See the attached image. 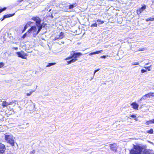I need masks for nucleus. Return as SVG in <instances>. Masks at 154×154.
I'll return each mask as SVG.
<instances>
[{
    "mask_svg": "<svg viewBox=\"0 0 154 154\" xmlns=\"http://www.w3.org/2000/svg\"><path fill=\"white\" fill-rule=\"evenodd\" d=\"M149 64V63H146L145 64V65H147Z\"/></svg>",
    "mask_w": 154,
    "mask_h": 154,
    "instance_id": "obj_45",
    "label": "nucleus"
},
{
    "mask_svg": "<svg viewBox=\"0 0 154 154\" xmlns=\"http://www.w3.org/2000/svg\"><path fill=\"white\" fill-rule=\"evenodd\" d=\"M6 9V8L4 7L3 8H0V13H1L2 11H5Z\"/></svg>",
    "mask_w": 154,
    "mask_h": 154,
    "instance_id": "obj_20",
    "label": "nucleus"
},
{
    "mask_svg": "<svg viewBox=\"0 0 154 154\" xmlns=\"http://www.w3.org/2000/svg\"><path fill=\"white\" fill-rule=\"evenodd\" d=\"M4 65V64L2 62V63H0V68H2V67Z\"/></svg>",
    "mask_w": 154,
    "mask_h": 154,
    "instance_id": "obj_30",
    "label": "nucleus"
},
{
    "mask_svg": "<svg viewBox=\"0 0 154 154\" xmlns=\"http://www.w3.org/2000/svg\"><path fill=\"white\" fill-rule=\"evenodd\" d=\"M56 64L55 63H48V65L46 66V67H50V66L54 65Z\"/></svg>",
    "mask_w": 154,
    "mask_h": 154,
    "instance_id": "obj_15",
    "label": "nucleus"
},
{
    "mask_svg": "<svg viewBox=\"0 0 154 154\" xmlns=\"http://www.w3.org/2000/svg\"><path fill=\"white\" fill-rule=\"evenodd\" d=\"M152 123L153 124H154V119L152 120Z\"/></svg>",
    "mask_w": 154,
    "mask_h": 154,
    "instance_id": "obj_42",
    "label": "nucleus"
},
{
    "mask_svg": "<svg viewBox=\"0 0 154 154\" xmlns=\"http://www.w3.org/2000/svg\"><path fill=\"white\" fill-rule=\"evenodd\" d=\"M51 11V9H50V10L49 11Z\"/></svg>",
    "mask_w": 154,
    "mask_h": 154,
    "instance_id": "obj_46",
    "label": "nucleus"
},
{
    "mask_svg": "<svg viewBox=\"0 0 154 154\" xmlns=\"http://www.w3.org/2000/svg\"><path fill=\"white\" fill-rule=\"evenodd\" d=\"M74 7V6L73 5H70L69 6V9H71L73 8Z\"/></svg>",
    "mask_w": 154,
    "mask_h": 154,
    "instance_id": "obj_24",
    "label": "nucleus"
},
{
    "mask_svg": "<svg viewBox=\"0 0 154 154\" xmlns=\"http://www.w3.org/2000/svg\"><path fill=\"white\" fill-rule=\"evenodd\" d=\"M100 69H96L94 70V75L95 73L97 72V71H99L100 70Z\"/></svg>",
    "mask_w": 154,
    "mask_h": 154,
    "instance_id": "obj_31",
    "label": "nucleus"
},
{
    "mask_svg": "<svg viewBox=\"0 0 154 154\" xmlns=\"http://www.w3.org/2000/svg\"><path fill=\"white\" fill-rule=\"evenodd\" d=\"M97 22H99L100 23H99V24H101L103 23H104V21H103L101 20L100 19H98L97 20Z\"/></svg>",
    "mask_w": 154,
    "mask_h": 154,
    "instance_id": "obj_18",
    "label": "nucleus"
},
{
    "mask_svg": "<svg viewBox=\"0 0 154 154\" xmlns=\"http://www.w3.org/2000/svg\"><path fill=\"white\" fill-rule=\"evenodd\" d=\"M146 69H142L141 70V72L142 73H143L144 72H146Z\"/></svg>",
    "mask_w": 154,
    "mask_h": 154,
    "instance_id": "obj_27",
    "label": "nucleus"
},
{
    "mask_svg": "<svg viewBox=\"0 0 154 154\" xmlns=\"http://www.w3.org/2000/svg\"><path fill=\"white\" fill-rule=\"evenodd\" d=\"M45 26V24L44 26V27Z\"/></svg>",
    "mask_w": 154,
    "mask_h": 154,
    "instance_id": "obj_49",
    "label": "nucleus"
},
{
    "mask_svg": "<svg viewBox=\"0 0 154 154\" xmlns=\"http://www.w3.org/2000/svg\"><path fill=\"white\" fill-rule=\"evenodd\" d=\"M57 37L58 38V39H62L63 37V33L61 32L60 33V35H57Z\"/></svg>",
    "mask_w": 154,
    "mask_h": 154,
    "instance_id": "obj_13",
    "label": "nucleus"
},
{
    "mask_svg": "<svg viewBox=\"0 0 154 154\" xmlns=\"http://www.w3.org/2000/svg\"><path fill=\"white\" fill-rule=\"evenodd\" d=\"M31 152H32V153H35V151L34 150H33Z\"/></svg>",
    "mask_w": 154,
    "mask_h": 154,
    "instance_id": "obj_43",
    "label": "nucleus"
},
{
    "mask_svg": "<svg viewBox=\"0 0 154 154\" xmlns=\"http://www.w3.org/2000/svg\"><path fill=\"white\" fill-rule=\"evenodd\" d=\"M5 146L3 144L0 143V154H5Z\"/></svg>",
    "mask_w": 154,
    "mask_h": 154,
    "instance_id": "obj_6",
    "label": "nucleus"
},
{
    "mask_svg": "<svg viewBox=\"0 0 154 154\" xmlns=\"http://www.w3.org/2000/svg\"><path fill=\"white\" fill-rule=\"evenodd\" d=\"M146 132L148 134H153V130L152 128H151L149 130H148Z\"/></svg>",
    "mask_w": 154,
    "mask_h": 154,
    "instance_id": "obj_14",
    "label": "nucleus"
},
{
    "mask_svg": "<svg viewBox=\"0 0 154 154\" xmlns=\"http://www.w3.org/2000/svg\"><path fill=\"white\" fill-rule=\"evenodd\" d=\"M82 55V54L80 52H78V57Z\"/></svg>",
    "mask_w": 154,
    "mask_h": 154,
    "instance_id": "obj_37",
    "label": "nucleus"
},
{
    "mask_svg": "<svg viewBox=\"0 0 154 154\" xmlns=\"http://www.w3.org/2000/svg\"><path fill=\"white\" fill-rule=\"evenodd\" d=\"M142 9L141 8H139L137 10V13L138 14H140L143 11Z\"/></svg>",
    "mask_w": 154,
    "mask_h": 154,
    "instance_id": "obj_17",
    "label": "nucleus"
},
{
    "mask_svg": "<svg viewBox=\"0 0 154 154\" xmlns=\"http://www.w3.org/2000/svg\"><path fill=\"white\" fill-rule=\"evenodd\" d=\"M35 91V90H31L30 92H29V93H28L26 94V95L27 96H30L31 94L33 92H34V91Z\"/></svg>",
    "mask_w": 154,
    "mask_h": 154,
    "instance_id": "obj_19",
    "label": "nucleus"
},
{
    "mask_svg": "<svg viewBox=\"0 0 154 154\" xmlns=\"http://www.w3.org/2000/svg\"><path fill=\"white\" fill-rule=\"evenodd\" d=\"M77 52L76 51H72L71 52L70 57L66 58L64 60H69L67 61L68 64L75 62L77 60Z\"/></svg>",
    "mask_w": 154,
    "mask_h": 154,
    "instance_id": "obj_2",
    "label": "nucleus"
},
{
    "mask_svg": "<svg viewBox=\"0 0 154 154\" xmlns=\"http://www.w3.org/2000/svg\"><path fill=\"white\" fill-rule=\"evenodd\" d=\"M14 14H8L5 15L3 17V18L2 19V21L4 19H5V18H6L9 17H12L13 16H14Z\"/></svg>",
    "mask_w": 154,
    "mask_h": 154,
    "instance_id": "obj_12",
    "label": "nucleus"
},
{
    "mask_svg": "<svg viewBox=\"0 0 154 154\" xmlns=\"http://www.w3.org/2000/svg\"><path fill=\"white\" fill-rule=\"evenodd\" d=\"M106 57V55H103L100 57V58H105Z\"/></svg>",
    "mask_w": 154,
    "mask_h": 154,
    "instance_id": "obj_35",
    "label": "nucleus"
},
{
    "mask_svg": "<svg viewBox=\"0 0 154 154\" xmlns=\"http://www.w3.org/2000/svg\"><path fill=\"white\" fill-rule=\"evenodd\" d=\"M11 102L9 103L8 102H6V101H3L2 103V106L3 107H4L7 106L8 105L11 104Z\"/></svg>",
    "mask_w": 154,
    "mask_h": 154,
    "instance_id": "obj_10",
    "label": "nucleus"
},
{
    "mask_svg": "<svg viewBox=\"0 0 154 154\" xmlns=\"http://www.w3.org/2000/svg\"><path fill=\"white\" fill-rule=\"evenodd\" d=\"M14 48L15 49V50H17L18 49V48H17V47H16V48Z\"/></svg>",
    "mask_w": 154,
    "mask_h": 154,
    "instance_id": "obj_44",
    "label": "nucleus"
},
{
    "mask_svg": "<svg viewBox=\"0 0 154 154\" xmlns=\"http://www.w3.org/2000/svg\"><path fill=\"white\" fill-rule=\"evenodd\" d=\"M5 138L7 142L12 146H14V138L12 135H6Z\"/></svg>",
    "mask_w": 154,
    "mask_h": 154,
    "instance_id": "obj_4",
    "label": "nucleus"
},
{
    "mask_svg": "<svg viewBox=\"0 0 154 154\" xmlns=\"http://www.w3.org/2000/svg\"><path fill=\"white\" fill-rule=\"evenodd\" d=\"M150 97L149 93L145 94L141 98V100H145L147 98H149Z\"/></svg>",
    "mask_w": 154,
    "mask_h": 154,
    "instance_id": "obj_11",
    "label": "nucleus"
},
{
    "mask_svg": "<svg viewBox=\"0 0 154 154\" xmlns=\"http://www.w3.org/2000/svg\"><path fill=\"white\" fill-rule=\"evenodd\" d=\"M131 105L134 109L136 110L138 109L139 105L136 102H133L131 104Z\"/></svg>",
    "mask_w": 154,
    "mask_h": 154,
    "instance_id": "obj_7",
    "label": "nucleus"
},
{
    "mask_svg": "<svg viewBox=\"0 0 154 154\" xmlns=\"http://www.w3.org/2000/svg\"><path fill=\"white\" fill-rule=\"evenodd\" d=\"M133 147L129 150L130 154H154L152 150L145 149L139 144L133 145Z\"/></svg>",
    "mask_w": 154,
    "mask_h": 154,
    "instance_id": "obj_1",
    "label": "nucleus"
},
{
    "mask_svg": "<svg viewBox=\"0 0 154 154\" xmlns=\"http://www.w3.org/2000/svg\"><path fill=\"white\" fill-rule=\"evenodd\" d=\"M145 20L147 22L149 21H150V19L149 18H147Z\"/></svg>",
    "mask_w": 154,
    "mask_h": 154,
    "instance_id": "obj_38",
    "label": "nucleus"
},
{
    "mask_svg": "<svg viewBox=\"0 0 154 154\" xmlns=\"http://www.w3.org/2000/svg\"><path fill=\"white\" fill-rule=\"evenodd\" d=\"M94 54H96L95 52L91 53L89 55H94Z\"/></svg>",
    "mask_w": 154,
    "mask_h": 154,
    "instance_id": "obj_33",
    "label": "nucleus"
},
{
    "mask_svg": "<svg viewBox=\"0 0 154 154\" xmlns=\"http://www.w3.org/2000/svg\"><path fill=\"white\" fill-rule=\"evenodd\" d=\"M29 22H28V23L29 24Z\"/></svg>",
    "mask_w": 154,
    "mask_h": 154,
    "instance_id": "obj_47",
    "label": "nucleus"
},
{
    "mask_svg": "<svg viewBox=\"0 0 154 154\" xmlns=\"http://www.w3.org/2000/svg\"><path fill=\"white\" fill-rule=\"evenodd\" d=\"M110 149L115 152L117 151L118 146L116 143H113L109 145Z\"/></svg>",
    "mask_w": 154,
    "mask_h": 154,
    "instance_id": "obj_5",
    "label": "nucleus"
},
{
    "mask_svg": "<svg viewBox=\"0 0 154 154\" xmlns=\"http://www.w3.org/2000/svg\"><path fill=\"white\" fill-rule=\"evenodd\" d=\"M23 0H18L17 1V2H18L19 3H20L23 1Z\"/></svg>",
    "mask_w": 154,
    "mask_h": 154,
    "instance_id": "obj_39",
    "label": "nucleus"
},
{
    "mask_svg": "<svg viewBox=\"0 0 154 154\" xmlns=\"http://www.w3.org/2000/svg\"><path fill=\"white\" fill-rule=\"evenodd\" d=\"M26 34H24L23 35V38H25V37H26Z\"/></svg>",
    "mask_w": 154,
    "mask_h": 154,
    "instance_id": "obj_41",
    "label": "nucleus"
},
{
    "mask_svg": "<svg viewBox=\"0 0 154 154\" xmlns=\"http://www.w3.org/2000/svg\"><path fill=\"white\" fill-rule=\"evenodd\" d=\"M103 51L102 50L97 51H95L96 54H99V53H100L101 52Z\"/></svg>",
    "mask_w": 154,
    "mask_h": 154,
    "instance_id": "obj_23",
    "label": "nucleus"
},
{
    "mask_svg": "<svg viewBox=\"0 0 154 154\" xmlns=\"http://www.w3.org/2000/svg\"><path fill=\"white\" fill-rule=\"evenodd\" d=\"M149 93L150 97H151V96H152V97L154 96V92H150Z\"/></svg>",
    "mask_w": 154,
    "mask_h": 154,
    "instance_id": "obj_29",
    "label": "nucleus"
},
{
    "mask_svg": "<svg viewBox=\"0 0 154 154\" xmlns=\"http://www.w3.org/2000/svg\"><path fill=\"white\" fill-rule=\"evenodd\" d=\"M130 117L132 118H135L136 116L134 115H131L130 116Z\"/></svg>",
    "mask_w": 154,
    "mask_h": 154,
    "instance_id": "obj_36",
    "label": "nucleus"
},
{
    "mask_svg": "<svg viewBox=\"0 0 154 154\" xmlns=\"http://www.w3.org/2000/svg\"><path fill=\"white\" fill-rule=\"evenodd\" d=\"M16 54L18 56V57H21L23 59L26 58V57H25V56L24 55V53L23 52H18L16 53Z\"/></svg>",
    "mask_w": 154,
    "mask_h": 154,
    "instance_id": "obj_8",
    "label": "nucleus"
},
{
    "mask_svg": "<svg viewBox=\"0 0 154 154\" xmlns=\"http://www.w3.org/2000/svg\"><path fill=\"white\" fill-rule=\"evenodd\" d=\"M36 30V27L35 26H32L28 31L29 32H30L32 31L33 32H35Z\"/></svg>",
    "mask_w": 154,
    "mask_h": 154,
    "instance_id": "obj_9",
    "label": "nucleus"
},
{
    "mask_svg": "<svg viewBox=\"0 0 154 154\" xmlns=\"http://www.w3.org/2000/svg\"><path fill=\"white\" fill-rule=\"evenodd\" d=\"M149 19L150 21H153L154 20V17L153 18H150Z\"/></svg>",
    "mask_w": 154,
    "mask_h": 154,
    "instance_id": "obj_34",
    "label": "nucleus"
},
{
    "mask_svg": "<svg viewBox=\"0 0 154 154\" xmlns=\"http://www.w3.org/2000/svg\"><path fill=\"white\" fill-rule=\"evenodd\" d=\"M58 39V38H57V37H56L55 38H54V40H56Z\"/></svg>",
    "mask_w": 154,
    "mask_h": 154,
    "instance_id": "obj_40",
    "label": "nucleus"
},
{
    "mask_svg": "<svg viewBox=\"0 0 154 154\" xmlns=\"http://www.w3.org/2000/svg\"><path fill=\"white\" fill-rule=\"evenodd\" d=\"M32 19L36 22V25L38 27V30L35 34L37 35L40 31L42 28V25L40 24L41 19L38 17H34L32 18Z\"/></svg>",
    "mask_w": 154,
    "mask_h": 154,
    "instance_id": "obj_3",
    "label": "nucleus"
},
{
    "mask_svg": "<svg viewBox=\"0 0 154 154\" xmlns=\"http://www.w3.org/2000/svg\"><path fill=\"white\" fill-rule=\"evenodd\" d=\"M97 24L96 23H94L92 24L91 25V27H97Z\"/></svg>",
    "mask_w": 154,
    "mask_h": 154,
    "instance_id": "obj_21",
    "label": "nucleus"
},
{
    "mask_svg": "<svg viewBox=\"0 0 154 154\" xmlns=\"http://www.w3.org/2000/svg\"><path fill=\"white\" fill-rule=\"evenodd\" d=\"M139 64V63L138 62H137L133 63L132 64V65H138Z\"/></svg>",
    "mask_w": 154,
    "mask_h": 154,
    "instance_id": "obj_25",
    "label": "nucleus"
},
{
    "mask_svg": "<svg viewBox=\"0 0 154 154\" xmlns=\"http://www.w3.org/2000/svg\"><path fill=\"white\" fill-rule=\"evenodd\" d=\"M141 8L142 9L143 11L146 8V6L145 5L143 6Z\"/></svg>",
    "mask_w": 154,
    "mask_h": 154,
    "instance_id": "obj_28",
    "label": "nucleus"
},
{
    "mask_svg": "<svg viewBox=\"0 0 154 154\" xmlns=\"http://www.w3.org/2000/svg\"><path fill=\"white\" fill-rule=\"evenodd\" d=\"M27 25H26L25 26H24V29H23V32L24 31H25L26 30V28H27Z\"/></svg>",
    "mask_w": 154,
    "mask_h": 154,
    "instance_id": "obj_32",
    "label": "nucleus"
},
{
    "mask_svg": "<svg viewBox=\"0 0 154 154\" xmlns=\"http://www.w3.org/2000/svg\"><path fill=\"white\" fill-rule=\"evenodd\" d=\"M151 124H153L152 120L147 121L146 122V124L147 125H149Z\"/></svg>",
    "mask_w": 154,
    "mask_h": 154,
    "instance_id": "obj_16",
    "label": "nucleus"
},
{
    "mask_svg": "<svg viewBox=\"0 0 154 154\" xmlns=\"http://www.w3.org/2000/svg\"><path fill=\"white\" fill-rule=\"evenodd\" d=\"M146 50V48H140L139 49V51H142Z\"/></svg>",
    "mask_w": 154,
    "mask_h": 154,
    "instance_id": "obj_26",
    "label": "nucleus"
},
{
    "mask_svg": "<svg viewBox=\"0 0 154 154\" xmlns=\"http://www.w3.org/2000/svg\"><path fill=\"white\" fill-rule=\"evenodd\" d=\"M151 66V65H150L149 66L145 67H145V68L146 69H147L148 71H150V68Z\"/></svg>",
    "mask_w": 154,
    "mask_h": 154,
    "instance_id": "obj_22",
    "label": "nucleus"
},
{
    "mask_svg": "<svg viewBox=\"0 0 154 154\" xmlns=\"http://www.w3.org/2000/svg\"><path fill=\"white\" fill-rule=\"evenodd\" d=\"M11 154L10 153H8V154Z\"/></svg>",
    "mask_w": 154,
    "mask_h": 154,
    "instance_id": "obj_48",
    "label": "nucleus"
}]
</instances>
